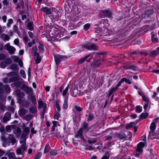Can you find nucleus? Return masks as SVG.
<instances>
[{
	"label": "nucleus",
	"mask_w": 159,
	"mask_h": 159,
	"mask_svg": "<svg viewBox=\"0 0 159 159\" xmlns=\"http://www.w3.org/2000/svg\"><path fill=\"white\" fill-rule=\"evenodd\" d=\"M145 145L144 143L140 142L137 145V148L135 152V155L136 157H138L143 152V148Z\"/></svg>",
	"instance_id": "1"
},
{
	"label": "nucleus",
	"mask_w": 159,
	"mask_h": 159,
	"mask_svg": "<svg viewBox=\"0 0 159 159\" xmlns=\"http://www.w3.org/2000/svg\"><path fill=\"white\" fill-rule=\"evenodd\" d=\"M100 15L102 18H111L112 15V11L109 9L101 10L100 11Z\"/></svg>",
	"instance_id": "2"
},
{
	"label": "nucleus",
	"mask_w": 159,
	"mask_h": 159,
	"mask_svg": "<svg viewBox=\"0 0 159 159\" xmlns=\"http://www.w3.org/2000/svg\"><path fill=\"white\" fill-rule=\"evenodd\" d=\"M47 105L46 104L43 103V101L41 100L38 101V108H43V110L41 111V117L43 118L44 115L45 113Z\"/></svg>",
	"instance_id": "3"
},
{
	"label": "nucleus",
	"mask_w": 159,
	"mask_h": 159,
	"mask_svg": "<svg viewBox=\"0 0 159 159\" xmlns=\"http://www.w3.org/2000/svg\"><path fill=\"white\" fill-rule=\"evenodd\" d=\"M27 149V147L25 146V143L22 144L20 148H17L16 151V153L18 155L23 154L24 152Z\"/></svg>",
	"instance_id": "4"
},
{
	"label": "nucleus",
	"mask_w": 159,
	"mask_h": 159,
	"mask_svg": "<svg viewBox=\"0 0 159 159\" xmlns=\"http://www.w3.org/2000/svg\"><path fill=\"white\" fill-rule=\"evenodd\" d=\"M82 47L85 48L89 50H97V47L94 44H91L90 45L84 44L83 45Z\"/></svg>",
	"instance_id": "5"
},
{
	"label": "nucleus",
	"mask_w": 159,
	"mask_h": 159,
	"mask_svg": "<svg viewBox=\"0 0 159 159\" xmlns=\"http://www.w3.org/2000/svg\"><path fill=\"white\" fill-rule=\"evenodd\" d=\"M54 57L56 65L58 66L60 62L63 61L65 57L63 56L57 54L54 56Z\"/></svg>",
	"instance_id": "6"
},
{
	"label": "nucleus",
	"mask_w": 159,
	"mask_h": 159,
	"mask_svg": "<svg viewBox=\"0 0 159 159\" xmlns=\"http://www.w3.org/2000/svg\"><path fill=\"white\" fill-rule=\"evenodd\" d=\"M5 49L8 51L10 54H13L16 50L15 48L10 45L9 43H8L5 45Z\"/></svg>",
	"instance_id": "7"
},
{
	"label": "nucleus",
	"mask_w": 159,
	"mask_h": 159,
	"mask_svg": "<svg viewBox=\"0 0 159 159\" xmlns=\"http://www.w3.org/2000/svg\"><path fill=\"white\" fill-rule=\"evenodd\" d=\"M21 89L27 94H30L32 92V89L29 88L25 84H23L22 85Z\"/></svg>",
	"instance_id": "8"
},
{
	"label": "nucleus",
	"mask_w": 159,
	"mask_h": 159,
	"mask_svg": "<svg viewBox=\"0 0 159 159\" xmlns=\"http://www.w3.org/2000/svg\"><path fill=\"white\" fill-rule=\"evenodd\" d=\"M80 129L87 132L89 131L90 128V127H89V124L85 121H84L83 123L82 127Z\"/></svg>",
	"instance_id": "9"
},
{
	"label": "nucleus",
	"mask_w": 159,
	"mask_h": 159,
	"mask_svg": "<svg viewBox=\"0 0 159 159\" xmlns=\"http://www.w3.org/2000/svg\"><path fill=\"white\" fill-rule=\"evenodd\" d=\"M153 13V11L152 10H148L145 11L142 15L143 18H146L148 17L150 15Z\"/></svg>",
	"instance_id": "10"
},
{
	"label": "nucleus",
	"mask_w": 159,
	"mask_h": 159,
	"mask_svg": "<svg viewBox=\"0 0 159 159\" xmlns=\"http://www.w3.org/2000/svg\"><path fill=\"white\" fill-rule=\"evenodd\" d=\"M11 113L10 112H7L4 115L3 119V122L4 123H6L10 119Z\"/></svg>",
	"instance_id": "11"
},
{
	"label": "nucleus",
	"mask_w": 159,
	"mask_h": 159,
	"mask_svg": "<svg viewBox=\"0 0 159 159\" xmlns=\"http://www.w3.org/2000/svg\"><path fill=\"white\" fill-rule=\"evenodd\" d=\"M83 130L82 129H80L77 133L75 134V137L76 138L79 137L80 138L82 139H84V137L82 134Z\"/></svg>",
	"instance_id": "12"
},
{
	"label": "nucleus",
	"mask_w": 159,
	"mask_h": 159,
	"mask_svg": "<svg viewBox=\"0 0 159 159\" xmlns=\"http://www.w3.org/2000/svg\"><path fill=\"white\" fill-rule=\"evenodd\" d=\"M68 97L67 95H66L64 98V103L63 104V108L65 110H66L68 108Z\"/></svg>",
	"instance_id": "13"
},
{
	"label": "nucleus",
	"mask_w": 159,
	"mask_h": 159,
	"mask_svg": "<svg viewBox=\"0 0 159 159\" xmlns=\"http://www.w3.org/2000/svg\"><path fill=\"white\" fill-rule=\"evenodd\" d=\"M151 38L152 41L155 43H157L158 42V39L156 37V35L154 32L151 33Z\"/></svg>",
	"instance_id": "14"
},
{
	"label": "nucleus",
	"mask_w": 159,
	"mask_h": 159,
	"mask_svg": "<svg viewBox=\"0 0 159 159\" xmlns=\"http://www.w3.org/2000/svg\"><path fill=\"white\" fill-rule=\"evenodd\" d=\"M40 10L45 12L46 14H52V12L50 9L46 7L41 8Z\"/></svg>",
	"instance_id": "15"
},
{
	"label": "nucleus",
	"mask_w": 159,
	"mask_h": 159,
	"mask_svg": "<svg viewBox=\"0 0 159 159\" xmlns=\"http://www.w3.org/2000/svg\"><path fill=\"white\" fill-rule=\"evenodd\" d=\"M27 110L24 108H21L19 111V114L20 117H22L27 113Z\"/></svg>",
	"instance_id": "16"
},
{
	"label": "nucleus",
	"mask_w": 159,
	"mask_h": 159,
	"mask_svg": "<svg viewBox=\"0 0 159 159\" xmlns=\"http://www.w3.org/2000/svg\"><path fill=\"white\" fill-rule=\"evenodd\" d=\"M115 134H116L117 136L120 139H125L127 137L126 134L123 132H121L119 134L116 132L115 133Z\"/></svg>",
	"instance_id": "17"
},
{
	"label": "nucleus",
	"mask_w": 159,
	"mask_h": 159,
	"mask_svg": "<svg viewBox=\"0 0 159 159\" xmlns=\"http://www.w3.org/2000/svg\"><path fill=\"white\" fill-rule=\"evenodd\" d=\"M37 47L32 48L31 52L33 56H38L39 54L37 52Z\"/></svg>",
	"instance_id": "18"
},
{
	"label": "nucleus",
	"mask_w": 159,
	"mask_h": 159,
	"mask_svg": "<svg viewBox=\"0 0 159 159\" xmlns=\"http://www.w3.org/2000/svg\"><path fill=\"white\" fill-rule=\"evenodd\" d=\"M100 64L101 62L100 61H95L91 64V66L93 67H97Z\"/></svg>",
	"instance_id": "19"
},
{
	"label": "nucleus",
	"mask_w": 159,
	"mask_h": 159,
	"mask_svg": "<svg viewBox=\"0 0 159 159\" xmlns=\"http://www.w3.org/2000/svg\"><path fill=\"white\" fill-rule=\"evenodd\" d=\"M29 111L31 113L35 114L37 112V108L35 106L29 108Z\"/></svg>",
	"instance_id": "20"
},
{
	"label": "nucleus",
	"mask_w": 159,
	"mask_h": 159,
	"mask_svg": "<svg viewBox=\"0 0 159 159\" xmlns=\"http://www.w3.org/2000/svg\"><path fill=\"white\" fill-rule=\"evenodd\" d=\"M90 57H91V55L90 54H89L85 56L84 57L80 59L78 62V64H80L83 63L85 61V60H86L88 58Z\"/></svg>",
	"instance_id": "21"
},
{
	"label": "nucleus",
	"mask_w": 159,
	"mask_h": 159,
	"mask_svg": "<svg viewBox=\"0 0 159 159\" xmlns=\"http://www.w3.org/2000/svg\"><path fill=\"white\" fill-rule=\"evenodd\" d=\"M116 90L115 87L112 88L110 89L108 91V97L109 98L114 92L116 91Z\"/></svg>",
	"instance_id": "22"
},
{
	"label": "nucleus",
	"mask_w": 159,
	"mask_h": 159,
	"mask_svg": "<svg viewBox=\"0 0 159 159\" xmlns=\"http://www.w3.org/2000/svg\"><path fill=\"white\" fill-rule=\"evenodd\" d=\"M158 53L157 50H153L150 52V56L152 57H155L158 55Z\"/></svg>",
	"instance_id": "23"
},
{
	"label": "nucleus",
	"mask_w": 159,
	"mask_h": 159,
	"mask_svg": "<svg viewBox=\"0 0 159 159\" xmlns=\"http://www.w3.org/2000/svg\"><path fill=\"white\" fill-rule=\"evenodd\" d=\"M1 38L4 41H8L10 39L9 37L7 35L4 34H3L1 35Z\"/></svg>",
	"instance_id": "24"
},
{
	"label": "nucleus",
	"mask_w": 159,
	"mask_h": 159,
	"mask_svg": "<svg viewBox=\"0 0 159 159\" xmlns=\"http://www.w3.org/2000/svg\"><path fill=\"white\" fill-rule=\"evenodd\" d=\"M29 98H30L31 102L33 105H35L36 103V99L35 95H32L29 96Z\"/></svg>",
	"instance_id": "25"
},
{
	"label": "nucleus",
	"mask_w": 159,
	"mask_h": 159,
	"mask_svg": "<svg viewBox=\"0 0 159 159\" xmlns=\"http://www.w3.org/2000/svg\"><path fill=\"white\" fill-rule=\"evenodd\" d=\"M19 77L18 76L12 77L9 79V83H11L16 81L18 80H19Z\"/></svg>",
	"instance_id": "26"
},
{
	"label": "nucleus",
	"mask_w": 159,
	"mask_h": 159,
	"mask_svg": "<svg viewBox=\"0 0 159 159\" xmlns=\"http://www.w3.org/2000/svg\"><path fill=\"white\" fill-rule=\"evenodd\" d=\"M33 117V115L31 114H28L26 115L24 117V119L27 121H30L32 119Z\"/></svg>",
	"instance_id": "27"
},
{
	"label": "nucleus",
	"mask_w": 159,
	"mask_h": 159,
	"mask_svg": "<svg viewBox=\"0 0 159 159\" xmlns=\"http://www.w3.org/2000/svg\"><path fill=\"white\" fill-rule=\"evenodd\" d=\"M27 27L30 30H32L34 29L33 23L30 21L27 25Z\"/></svg>",
	"instance_id": "28"
},
{
	"label": "nucleus",
	"mask_w": 159,
	"mask_h": 159,
	"mask_svg": "<svg viewBox=\"0 0 159 159\" xmlns=\"http://www.w3.org/2000/svg\"><path fill=\"white\" fill-rule=\"evenodd\" d=\"M22 127L24 131L26 134H28L30 133V128L29 127H26L25 125H23Z\"/></svg>",
	"instance_id": "29"
},
{
	"label": "nucleus",
	"mask_w": 159,
	"mask_h": 159,
	"mask_svg": "<svg viewBox=\"0 0 159 159\" xmlns=\"http://www.w3.org/2000/svg\"><path fill=\"white\" fill-rule=\"evenodd\" d=\"M110 154L109 152H106L105 155L101 158V159H109Z\"/></svg>",
	"instance_id": "30"
},
{
	"label": "nucleus",
	"mask_w": 159,
	"mask_h": 159,
	"mask_svg": "<svg viewBox=\"0 0 159 159\" xmlns=\"http://www.w3.org/2000/svg\"><path fill=\"white\" fill-rule=\"evenodd\" d=\"M148 116V113H142L140 116L139 117L141 119H144L147 118Z\"/></svg>",
	"instance_id": "31"
},
{
	"label": "nucleus",
	"mask_w": 159,
	"mask_h": 159,
	"mask_svg": "<svg viewBox=\"0 0 159 159\" xmlns=\"http://www.w3.org/2000/svg\"><path fill=\"white\" fill-rule=\"evenodd\" d=\"M50 149V147L48 144H47L46 145L44 150V153H46L49 151Z\"/></svg>",
	"instance_id": "32"
},
{
	"label": "nucleus",
	"mask_w": 159,
	"mask_h": 159,
	"mask_svg": "<svg viewBox=\"0 0 159 159\" xmlns=\"http://www.w3.org/2000/svg\"><path fill=\"white\" fill-rule=\"evenodd\" d=\"M97 141V139L96 138L91 139H89L88 141V142L89 143H96Z\"/></svg>",
	"instance_id": "33"
},
{
	"label": "nucleus",
	"mask_w": 159,
	"mask_h": 159,
	"mask_svg": "<svg viewBox=\"0 0 159 159\" xmlns=\"http://www.w3.org/2000/svg\"><path fill=\"white\" fill-rule=\"evenodd\" d=\"M69 88V85H67V86L65 88V89L63 90L62 92V95L63 96H66L68 91V89Z\"/></svg>",
	"instance_id": "34"
},
{
	"label": "nucleus",
	"mask_w": 159,
	"mask_h": 159,
	"mask_svg": "<svg viewBox=\"0 0 159 159\" xmlns=\"http://www.w3.org/2000/svg\"><path fill=\"white\" fill-rule=\"evenodd\" d=\"M135 124V123L134 122H131L129 124L127 125L126 126V129H129L133 127L134 125Z\"/></svg>",
	"instance_id": "35"
},
{
	"label": "nucleus",
	"mask_w": 159,
	"mask_h": 159,
	"mask_svg": "<svg viewBox=\"0 0 159 159\" xmlns=\"http://www.w3.org/2000/svg\"><path fill=\"white\" fill-rule=\"evenodd\" d=\"M156 124L154 122H152L150 126L151 130L154 131L156 128Z\"/></svg>",
	"instance_id": "36"
},
{
	"label": "nucleus",
	"mask_w": 159,
	"mask_h": 159,
	"mask_svg": "<svg viewBox=\"0 0 159 159\" xmlns=\"http://www.w3.org/2000/svg\"><path fill=\"white\" fill-rule=\"evenodd\" d=\"M36 58L35 59V63L36 64H38L41 61V59L39 55L38 56H35Z\"/></svg>",
	"instance_id": "37"
},
{
	"label": "nucleus",
	"mask_w": 159,
	"mask_h": 159,
	"mask_svg": "<svg viewBox=\"0 0 159 159\" xmlns=\"http://www.w3.org/2000/svg\"><path fill=\"white\" fill-rule=\"evenodd\" d=\"M4 89L6 92L9 93L10 92V88L9 86L7 84H6L4 86Z\"/></svg>",
	"instance_id": "38"
},
{
	"label": "nucleus",
	"mask_w": 159,
	"mask_h": 159,
	"mask_svg": "<svg viewBox=\"0 0 159 159\" xmlns=\"http://www.w3.org/2000/svg\"><path fill=\"white\" fill-rule=\"evenodd\" d=\"M13 23V20L12 19H10L8 20V22L7 24V27L9 28L11 24Z\"/></svg>",
	"instance_id": "39"
},
{
	"label": "nucleus",
	"mask_w": 159,
	"mask_h": 159,
	"mask_svg": "<svg viewBox=\"0 0 159 159\" xmlns=\"http://www.w3.org/2000/svg\"><path fill=\"white\" fill-rule=\"evenodd\" d=\"M136 112L137 113H140L142 111V107L140 106H137L136 107Z\"/></svg>",
	"instance_id": "40"
},
{
	"label": "nucleus",
	"mask_w": 159,
	"mask_h": 159,
	"mask_svg": "<svg viewBox=\"0 0 159 159\" xmlns=\"http://www.w3.org/2000/svg\"><path fill=\"white\" fill-rule=\"evenodd\" d=\"M20 74L21 76L24 78H25L26 75L25 71L23 70H20Z\"/></svg>",
	"instance_id": "41"
},
{
	"label": "nucleus",
	"mask_w": 159,
	"mask_h": 159,
	"mask_svg": "<svg viewBox=\"0 0 159 159\" xmlns=\"http://www.w3.org/2000/svg\"><path fill=\"white\" fill-rule=\"evenodd\" d=\"M90 26H91V25H90V24L87 23V24H85L84 26V27H83L84 29L85 30H87L89 29Z\"/></svg>",
	"instance_id": "42"
},
{
	"label": "nucleus",
	"mask_w": 159,
	"mask_h": 159,
	"mask_svg": "<svg viewBox=\"0 0 159 159\" xmlns=\"http://www.w3.org/2000/svg\"><path fill=\"white\" fill-rule=\"evenodd\" d=\"M122 80L123 81V82H125L126 83L129 84H131V82L130 80L126 78H122Z\"/></svg>",
	"instance_id": "43"
},
{
	"label": "nucleus",
	"mask_w": 159,
	"mask_h": 159,
	"mask_svg": "<svg viewBox=\"0 0 159 159\" xmlns=\"http://www.w3.org/2000/svg\"><path fill=\"white\" fill-rule=\"evenodd\" d=\"M94 117V116L92 114H90L89 115V116L87 119L88 122L91 121L93 120Z\"/></svg>",
	"instance_id": "44"
},
{
	"label": "nucleus",
	"mask_w": 159,
	"mask_h": 159,
	"mask_svg": "<svg viewBox=\"0 0 159 159\" xmlns=\"http://www.w3.org/2000/svg\"><path fill=\"white\" fill-rule=\"evenodd\" d=\"M18 68V66L17 65L15 64H12L10 67V68L12 70H16Z\"/></svg>",
	"instance_id": "45"
},
{
	"label": "nucleus",
	"mask_w": 159,
	"mask_h": 159,
	"mask_svg": "<svg viewBox=\"0 0 159 159\" xmlns=\"http://www.w3.org/2000/svg\"><path fill=\"white\" fill-rule=\"evenodd\" d=\"M95 148H93V147L89 146L88 145H86L85 149L86 150H91L95 149Z\"/></svg>",
	"instance_id": "46"
},
{
	"label": "nucleus",
	"mask_w": 159,
	"mask_h": 159,
	"mask_svg": "<svg viewBox=\"0 0 159 159\" xmlns=\"http://www.w3.org/2000/svg\"><path fill=\"white\" fill-rule=\"evenodd\" d=\"M7 66V64L6 61H3L1 62V66L2 68H5Z\"/></svg>",
	"instance_id": "47"
},
{
	"label": "nucleus",
	"mask_w": 159,
	"mask_h": 159,
	"mask_svg": "<svg viewBox=\"0 0 159 159\" xmlns=\"http://www.w3.org/2000/svg\"><path fill=\"white\" fill-rule=\"evenodd\" d=\"M8 157L11 159H13L14 158L15 156V153L14 152H11L9 153L8 155Z\"/></svg>",
	"instance_id": "48"
},
{
	"label": "nucleus",
	"mask_w": 159,
	"mask_h": 159,
	"mask_svg": "<svg viewBox=\"0 0 159 159\" xmlns=\"http://www.w3.org/2000/svg\"><path fill=\"white\" fill-rule=\"evenodd\" d=\"M38 48L39 49L40 51L42 52H43L44 50L43 45L40 44H39V45L38 46Z\"/></svg>",
	"instance_id": "49"
},
{
	"label": "nucleus",
	"mask_w": 159,
	"mask_h": 159,
	"mask_svg": "<svg viewBox=\"0 0 159 159\" xmlns=\"http://www.w3.org/2000/svg\"><path fill=\"white\" fill-rule=\"evenodd\" d=\"M12 58L14 61L16 62H18L20 60L18 57L15 56H13L12 57Z\"/></svg>",
	"instance_id": "50"
},
{
	"label": "nucleus",
	"mask_w": 159,
	"mask_h": 159,
	"mask_svg": "<svg viewBox=\"0 0 159 159\" xmlns=\"http://www.w3.org/2000/svg\"><path fill=\"white\" fill-rule=\"evenodd\" d=\"M157 133L154 132V131L151 130L149 133V136L150 137L152 136H155V135H156Z\"/></svg>",
	"instance_id": "51"
},
{
	"label": "nucleus",
	"mask_w": 159,
	"mask_h": 159,
	"mask_svg": "<svg viewBox=\"0 0 159 159\" xmlns=\"http://www.w3.org/2000/svg\"><path fill=\"white\" fill-rule=\"evenodd\" d=\"M60 114L59 112H56V113L55 114L54 116V119H56L57 120H58L60 116Z\"/></svg>",
	"instance_id": "52"
},
{
	"label": "nucleus",
	"mask_w": 159,
	"mask_h": 159,
	"mask_svg": "<svg viewBox=\"0 0 159 159\" xmlns=\"http://www.w3.org/2000/svg\"><path fill=\"white\" fill-rule=\"evenodd\" d=\"M35 42L34 40L33 39L32 42H30L28 43V44L27 46L29 48H30L32 47V45L35 44Z\"/></svg>",
	"instance_id": "53"
},
{
	"label": "nucleus",
	"mask_w": 159,
	"mask_h": 159,
	"mask_svg": "<svg viewBox=\"0 0 159 159\" xmlns=\"http://www.w3.org/2000/svg\"><path fill=\"white\" fill-rule=\"evenodd\" d=\"M105 141L109 140V141H111L113 139V137L111 136L107 135L105 137Z\"/></svg>",
	"instance_id": "54"
},
{
	"label": "nucleus",
	"mask_w": 159,
	"mask_h": 159,
	"mask_svg": "<svg viewBox=\"0 0 159 159\" xmlns=\"http://www.w3.org/2000/svg\"><path fill=\"white\" fill-rule=\"evenodd\" d=\"M143 101L146 102H148L149 101V98L144 95L143 96Z\"/></svg>",
	"instance_id": "55"
},
{
	"label": "nucleus",
	"mask_w": 159,
	"mask_h": 159,
	"mask_svg": "<svg viewBox=\"0 0 159 159\" xmlns=\"http://www.w3.org/2000/svg\"><path fill=\"white\" fill-rule=\"evenodd\" d=\"M57 111H60L61 110V108L58 102H56L55 103Z\"/></svg>",
	"instance_id": "56"
},
{
	"label": "nucleus",
	"mask_w": 159,
	"mask_h": 159,
	"mask_svg": "<svg viewBox=\"0 0 159 159\" xmlns=\"http://www.w3.org/2000/svg\"><path fill=\"white\" fill-rule=\"evenodd\" d=\"M123 83V81L122 80V79H121L120 81L116 85V86L115 87L116 89H117L118 87H120L121 84L122 83Z\"/></svg>",
	"instance_id": "57"
},
{
	"label": "nucleus",
	"mask_w": 159,
	"mask_h": 159,
	"mask_svg": "<svg viewBox=\"0 0 159 159\" xmlns=\"http://www.w3.org/2000/svg\"><path fill=\"white\" fill-rule=\"evenodd\" d=\"M42 154L40 152H39L36 154L34 157V159H39L41 156Z\"/></svg>",
	"instance_id": "58"
},
{
	"label": "nucleus",
	"mask_w": 159,
	"mask_h": 159,
	"mask_svg": "<svg viewBox=\"0 0 159 159\" xmlns=\"http://www.w3.org/2000/svg\"><path fill=\"white\" fill-rule=\"evenodd\" d=\"M46 124L47 127L46 128H44V129L48 131V128L50 126V125L49 121L47 120L46 122Z\"/></svg>",
	"instance_id": "59"
},
{
	"label": "nucleus",
	"mask_w": 159,
	"mask_h": 159,
	"mask_svg": "<svg viewBox=\"0 0 159 159\" xmlns=\"http://www.w3.org/2000/svg\"><path fill=\"white\" fill-rule=\"evenodd\" d=\"M13 30L14 33H16L18 32V28L16 25H14Z\"/></svg>",
	"instance_id": "60"
},
{
	"label": "nucleus",
	"mask_w": 159,
	"mask_h": 159,
	"mask_svg": "<svg viewBox=\"0 0 159 159\" xmlns=\"http://www.w3.org/2000/svg\"><path fill=\"white\" fill-rule=\"evenodd\" d=\"M23 105L25 107H27L29 105V103L27 101H25L22 103Z\"/></svg>",
	"instance_id": "61"
},
{
	"label": "nucleus",
	"mask_w": 159,
	"mask_h": 159,
	"mask_svg": "<svg viewBox=\"0 0 159 159\" xmlns=\"http://www.w3.org/2000/svg\"><path fill=\"white\" fill-rule=\"evenodd\" d=\"M6 56L4 54L1 53L0 54V59L1 60H4L5 59Z\"/></svg>",
	"instance_id": "62"
},
{
	"label": "nucleus",
	"mask_w": 159,
	"mask_h": 159,
	"mask_svg": "<svg viewBox=\"0 0 159 159\" xmlns=\"http://www.w3.org/2000/svg\"><path fill=\"white\" fill-rule=\"evenodd\" d=\"M50 154L52 156H55L57 155V152L56 151L53 150L50 152Z\"/></svg>",
	"instance_id": "63"
},
{
	"label": "nucleus",
	"mask_w": 159,
	"mask_h": 159,
	"mask_svg": "<svg viewBox=\"0 0 159 159\" xmlns=\"http://www.w3.org/2000/svg\"><path fill=\"white\" fill-rule=\"evenodd\" d=\"M5 107L4 105L2 103H0V109L2 111H4L5 110Z\"/></svg>",
	"instance_id": "64"
}]
</instances>
